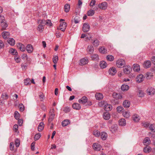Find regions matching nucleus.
Here are the masks:
<instances>
[{
	"label": "nucleus",
	"instance_id": "obj_25",
	"mask_svg": "<svg viewBox=\"0 0 155 155\" xmlns=\"http://www.w3.org/2000/svg\"><path fill=\"white\" fill-rule=\"evenodd\" d=\"M130 105V102L128 100L124 101L123 103V105L126 108H128Z\"/></svg>",
	"mask_w": 155,
	"mask_h": 155
},
{
	"label": "nucleus",
	"instance_id": "obj_37",
	"mask_svg": "<svg viewBox=\"0 0 155 155\" xmlns=\"http://www.w3.org/2000/svg\"><path fill=\"white\" fill-rule=\"evenodd\" d=\"M92 44L94 47H97L99 45L100 42L98 39H96L93 41Z\"/></svg>",
	"mask_w": 155,
	"mask_h": 155
},
{
	"label": "nucleus",
	"instance_id": "obj_11",
	"mask_svg": "<svg viewBox=\"0 0 155 155\" xmlns=\"http://www.w3.org/2000/svg\"><path fill=\"white\" fill-rule=\"evenodd\" d=\"M131 68L130 66H127L124 69V72L126 74H129L130 73Z\"/></svg>",
	"mask_w": 155,
	"mask_h": 155
},
{
	"label": "nucleus",
	"instance_id": "obj_47",
	"mask_svg": "<svg viewBox=\"0 0 155 155\" xmlns=\"http://www.w3.org/2000/svg\"><path fill=\"white\" fill-rule=\"evenodd\" d=\"M45 20H39L38 21V23L39 25H45Z\"/></svg>",
	"mask_w": 155,
	"mask_h": 155
},
{
	"label": "nucleus",
	"instance_id": "obj_54",
	"mask_svg": "<svg viewBox=\"0 0 155 155\" xmlns=\"http://www.w3.org/2000/svg\"><path fill=\"white\" fill-rule=\"evenodd\" d=\"M137 95L139 97H142L144 96V93L142 91L139 90L138 92Z\"/></svg>",
	"mask_w": 155,
	"mask_h": 155
},
{
	"label": "nucleus",
	"instance_id": "obj_53",
	"mask_svg": "<svg viewBox=\"0 0 155 155\" xmlns=\"http://www.w3.org/2000/svg\"><path fill=\"white\" fill-rule=\"evenodd\" d=\"M1 97L3 100H6L8 98V96L6 93H3L2 94Z\"/></svg>",
	"mask_w": 155,
	"mask_h": 155
},
{
	"label": "nucleus",
	"instance_id": "obj_2",
	"mask_svg": "<svg viewBox=\"0 0 155 155\" xmlns=\"http://www.w3.org/2000/svg\"><path fill=\"white\" fill-rule=\"evenodd\" d=\"M125 61L122 59H119L116 62L117 66L118 68L123 67L125 65Z\"/></svg>",
	"mask_w": 155,
	"mask_h": 155
},
{
	"label": "nucleus",
	"instance_id": "obj_51",
	"mask_svg": "<svg viewBox=\"0 0 155 155\" xmlns=\"http://www.w3.org/2000/svg\"><path fill=\"white\" fill-rule=\"evenodd\" d=\"M85 37H86L89 40H90V39L92 38V37L90 35L89 38L88 37L87 35H86L84 34H82L81 38H84Z\"/></svg>",
	"mask_w": 155,
	"mask_h": 155
},
{
	"label": "nucleus",
	"instance_id": "obj_59",
	"mask_svg": "<svg viewBox=\"0 0 155 155\" xmlns=\"http://www.w3.org/2000/svg\"><path fill=\"white\" fill-rule=\"evenodd\" d=\"M24 105L22 104L19 105V108L21 111H23L24 110Z\"/></svg>",
	"mask_w": 155,
	"mask_h": 155
},
{
	"label": "nucleus",
	"instance_id": "obj_57",
	"mask_svg": "<svg viewBox=\"0 0 155 155\" xmlns=\"http://www.w3.org/2000/svg\"><path fill=\"white\" fill-rule=\"evenodd\" d=\"M41 135L39 133L37 134L35 136L34 139L35 140H38L41 137Z\"/></svg>",
	"mask_w": 155,
	"mask_h": 155
},
{
	"label": "nucleus",
	"instance_id": "obj_63",
	"mask_svg": "<svg viewBox=\"0 0 155 155\" xmlns=\"http://www.w3.org/2000/svg\"><path fill=\"white\" fill-rule=\"evenodd\" d=\"M106 104V103H105L104 101H101L99 102L98 104V105L99 106L102 107L104 105H105V104Z\"/></svg>",
	"mask_w": 155,
	"mask_h": 155
},
{
	"label": "nucleus",
	"instance_id": "obj_10",
	"mask_svg": "<svg viewBox=\"0 0 155 155\" xmlns=\"http://www.w3.org/2000/svg\"><path fill=\"white\" fill-rule=\"evenodd\" d=\"M87 98L86 97L84 96L78 100V102L79 103L84 104L87 102Z\"/></svg>",
	"mask_w": 155,
	"mask_h": 155
},
{
	"label": "nucleus",
	"instance_id": "obj_34",
	"mask_svg": "<svg viewBox=\"0 0 155 155\" xmlns=\"http://www.w3.org/2000/svg\"><path fill=\"white\" fill-rule=\"evenodd\" d=\"M91 58L92 60H97L99 59V56L97 54H94L91 55Z\"/></svg>",
	"mask_w": 155,
	"mask_h": 155
},
{
	"label": "nucleus",
	"instance_id": "obj_19",
	"mask_svg": "<svg viewBox=\"0 0 155 155\" xmlns=\"http://www.w3.org/2000/svg\"><path fill=\"white\" fill-rule=\"evenodd\" d=\"M151 141L149 138L146 137L143 140V143L144 145H147L151 143Z\"/></svg>",
	"mask_w": 155,
	"mask_h": 155
},
{
	"label": "nucleus",
	"instance_id": "obj_28",
	"mask_svg": "<svg viewBox=\"0 0 155 155\" xmlns=\"http://www.w3.org/2000/svg\"><path fill=\"white\" fill-rule=\"evenodd\" d=\"M21 58L23 60H25L27 62L29 61L30 59L26 54H23L21 56Z\"/></svg>",
	"mask_w": 155,
	"mask_h": 155
},
{
	"label": "nucleus",
	"instance_id": "obj_38",
	"mask_svg": "<svg viewBox=\"0 0 155 155\" xmlns=\"http://www.w3.org/2000/svg\"><path fill=\"white\" fill-rule=\"evenodd\" d=\"M9 52L13 55H16L18 54L17 51L14 48H11L9 50Z\"/></svg>",
	"mask_w": 155,
	"mask_h": 155
},
{
	"label": "nucleus",
	"instance_id": "obj_8",
	"mask_svg": "<svg viewBox=\"0 0 155 155\" xmlns=\"http://www.w3.org/2000/svg\"><path fill=\"white\" fill-rule=\"evenodd\" d=\"M98 6L101 9H106L107 7V3L105 2H103L101 4H99Z\"/></svg>",
	"mask_w": 155,
	"mask_h": 155
},
{
	"label": "nucleus",
	"instance_id": "obj_6",
	"mask_svg": "<svg viewBox=\"0 0 155 155\" xmlns=\"http://www.w3.org/2000/svg\"><path fill=\"white\" fill-rule=\"evenodd\" d=\"M89 60L87 58H84L80 60L79 65H83L87 64Z\"/></svg>",
	"mask_w": 155,
	"mask_h": 155
},
{
	"label": "nucleus",
	"instance_id": "obj_39",
	"mask_svg": "<svg viewBox=\"0 0 155 155\" xmlns=\"http://www.w3.org/2000/svg\"><path fill=\"white\" fill-rule=\"evenodd\" d=\"M150 130L153 132H155V124H150L149 127Z\"/></svg>",
	"mask_w": 155,
	"mask_h": 155
},
{
	"label": "nucleus",
	"instance_id": "obj_24",
	"mask_svg": "<svg viewBox=\"0 0 155 155\" xmlns=\"http://www.w3.org/2000/svg\"><path fill=\"white\" fill-rule=\"evenodd\" d=\"M95 97L96 99L101 100L103 99V94L100 93H97L95 94Z\"/></svg>",
	"mask_w": 155,
	"mask_h": 155
},
{
	"label": "nucleus",
	"instance_id": "obj_52",
	"mask_svg": "<svg viewBox=\"0 0 155 155\" xmlns=\"http://www.w3.org/2000/svg\"><path fill=\"white\" fill-rule=\"evenodd\" d=\"M94 135L96 137H99L100 135V132L98 130H95L93 132Z\"/></svg>",
	"mask_w": 155,
	"mask_h": 155
},
{
	"label": "nucleus",
	"instance_id": "obj_15",
	"mask_svg": "<svg viewBox=\"0 0 155 155\" xmlns=\"http://www.w3.org/2000/svg\"><path fill=\"white\" fill-rule=\"evenodd\" d=\"M133 120L135 122H138L140 120V117L137 114H134L132 117Z\"/></svg>",
	"mask_w": 155,
	"mask_h": 155
},
{
	"label": "nucleus",
	"instance_id": "obj_55",
	"mask_svg": "<svg viewBox=\"0 0 155 155\" xmlns=\"http://www.w3.org/2000/svg\"><path fill=\"white\" fill-rule=\"evenodd\" d=\"M20 140L18 139H16L15 140V144L17 147H19L20 145Z\"/></svg>",
	"mask_w": 155,
	"mask_h": 155
},
{
	"label": "nucleus",
	"instance_id": "obj_9",
	"mask_svg": "<svg viewBox=\"0 0 155 155\" xmlns=\"http://www.w3.org/2000/svg\"><path fill=\"white\" fill-rule=\"evenodd\" d=\"M144 79V77L142 74H140L138 75L136 78V81L140 83Z\"/></svg>",
	"mask_w": 155,
	"mask_h": 155
},
{
	"label": "nucleus",
	"instance_id": "obj_48",
	"mask_svg": "<svg viewBox=\"0 0 155 155\" xmlns=\"http://www.w3.org/2000/svg\"><path fill=\"white\" fill-rule=\"evenodd\" d=\"M152 76V75L149 72H147L145 74V77L147 79H150Z\"/></svg>",
	"mask_w": 155,
	"mask_h": 155
},
{
	"label": "nucleus",
	"instance_id": "obj_41",
	"mask_svg": "<svg viewBox=\"0 0 155 155\" xmlns=\"http://www.w3.org/2000/svg\"><path fill=\"white\" fill-rule=\"evenodd\" d=\"M129 86L123 84L121 87V89L123 91L127 90L129 89Z\"/></svg>",
	"mask_w": 155,
	"mask_h": 155
},
{
	"label": "nucleus",
	"instance_id": "obj_46",
	"mask_svg": "<svg viewBox=\"0 0 155 155\" xmlns=\"http://www.w3.org/2000/svg\"><path fill=\"white\" fill-rule=\"evenodd\" d=\"M106 58L107 60L110 61H112L114 59V57L113 56L110 55H108L107 56Z\"/></svg>",
	"mask_w": 155,
	"mask_h": 155
},
{
	"label": "nucleus",
	"instance_id": "obj_22",
	"mask_svg": "<svg viewBox=\"0 0 155 155\" xmlns=\"http://www.w3.org/2000/svg\"><path fill=\"white\" fill-rule=\"evenodd\" d=\"M119 124L120 125L124 126L126 125V121L124 119L122 118L120 119L118 121Z\"/></svg>",
	"mask_w": 155,
	"mask_h": 155
},
{
	"label": "nucleus",
	"instance_id": "obj_27",
	"mask_svg": "<svg viewBox=\"0 0 155 155\" xmlns=\"http://www.w3.org/2000/svg\"><path fill=\"white\" fill-rule=\"evenodd\" d=\"M100 66L101 68L103 69L106 68L107 66V63L104 61H102L100 63Z\"/></svg>",
	"mask_w": 155,
	"mask_h": 155
},
{
	"label": "nucleus",
	"instance_id": "obj_45",
	"mask_svg": "<svg viewBox=\"0 0 155 155\" xmlns=\"http://www.w3.org/2000/svg\"><path fill=\"white\" fill-rule=\"evenodd\" d=\"M95 13L94 11L93 10H90L87 12V15L88 16H92Z\"/></svg>",
	"mask_w": 155,
	"mask_h": 155
},
{
	"label": "nucleus",
	"instance_id": "obj_30",
	"mask_svg": "<svg viewBox=\"0 0 155 155\" xmlns=\"http://www.w3.org/2000/svg\"><path fill=\"white\" fill-rule=\"evenodd\" d=\"M100 136L102 140H105L107 137V134L105 132H103L101 134Z\"/></svg>",
	"mask_w": 155,
	"mask_h": 155
},
{
	"label": "nucleus",
	"instance_id": "obj_60",
	"mask_svg": "<svg viewBox=\"0 0 155 155\" xmlns=\"http://www.w3.org/2000/svg\"><path fill=\"white\" fill-rule=\"evenodd\" d=\"M96 1L95 0H91V2L89 5L91 7H93L95 4Z\"/></svg>",
	"mask_w": 155,
	"mask_h": 155
},
{
	"label": "nucleus",
	"instance_id": "obj_35",
	"mask_svg": "<svg viewBox=\"0 0 155 155\" xmlns=\"http://www.w3.org/2000/svg\"><path fill=\"white\" fill-rule=\"evenodd\" d=\"M64 11L66 12H69L70 9V5L68 4H66L64 6Z\"/></svg>",
	"mask_w": 155,
	"mask_h": 155
},
{
	"label": "nucleus",
	"instance_id": "obj_56",
	"mask_svg": "<svg viewBox=\"0 0 155 155\" xmlns=\"http://www.w3.org/2000/svg\"><path fill=\"white\" fill-rule=\"evenodd\" d=\"M53 62L55 64L57 63L58 60V57L57 56H55L53 58Z\"/></svg>",
	"mask_w": 155,
	"mask_h": 155
},
{
	"label": "nucleus",
	"instance_id": "obj_23",
	"mask_svg": "<svg viewBox=\"0 0 155 155\" xmlns=\"http://www.w3.org/2000/svg\"><path fill=\"white\" fill-rule=\"evenodd\" d=\"M103 117L106 120H108L110 117V115L108 112H106L103 114Z\"/></svg>",
	"mask_w": 155,
	"mask_h": 155
},
{
	"label": "nucleus",
	"instance_id": "obj_18",
	"mask_svg": "<svg viewBox=\"0 0 155 155\" xmlns=\"http://www.w3.org/2000/svg\"><path fill=\"white\" fill-rule=\"evenodd\" d=\"M73 108L76 110H79L81 108L80 105L78 103H74L72 105Z\"/></svg>",
	"mask_w": 155,
	"mask_h": 155
},
{
	"label": "nucleus",
	"instance_id": "obj_5",
	"mask_svg": "<svg viewBox=\"0 0 155 155\" xmlns=\"http://www.w3.org/2000/svg\"><path fill=\"white\" fill-rule=\"evenodd\" d=\"M93 149L95 151H99L101 148V145L98 143H94L92 145Z\"/></svg>",
	"mask_w": 155,
	"mask_h": 155
},
{
	"label": "nucleus",
	"instance_id": "obj_31",
	"mask_svg": "<svg viewBox=\"0 0 155 155\" xmlns=\"http://www.w3.org/2000/svg\"><path fill=\"white\" fill-rule=\"evenodd\" d=\"M123 115L124 117L126 118H128L130 116V113L128 111H125L123 112Z\"/></svg>",
	"mask_w": 155,
	"mask_h": 155
},
{
	"label": "nucleus",
	"instance_id": "obj_21",
	"mask_svg": "<svg viewBox=\"0 0 155 155\" xmlns=\"http://www.w3.org/2000/svg\"><path fill=\"white\" fill-rule=\"evenodd\" d=\"M151 65V62L150 61H145L143 64L144 68H148L150 67Z\"/></svg>",
	"mask_w": 155,
	"mask_h": 155
},
{
	"label": "nucleus",
	"instance_id": "obj_40",
	"mask_svg": "<svg viewBox=\"0 0 155 155\" xmlns=\"http://www.w3.org/2000/svg\"><path fill=\"white\" fill-rule=\"evenodd\" d=\"M8 43L11 45H14L15 43V41L13 38H10L8 41Z\"/></svg>",
	"mask_w": 155,
	"mask_h": 155
},
{
	"label": "nucleus",
	"instance_id": "obj_43",
	"mask_svg": "<svg viewBox=\"0 0 155 155\" xmlns=\"http://www.w3.org/2000/svg\"><path fill=\"white\" fill-rule=\"evenodd\" d=\"M69 123V120H65L62 122V126L65 127L68 125Z\"/></svg>",
	"mask_w": 155,
	"mask_h": 155
},
{
	"label": "nucleus",
	"instance_id": "obj_7",
	"mask_svg": "<svg viewBox=\"0 0 155 155\" xmlns=\"http://www.w3.org/2000/svg\"><path fill=\"white\" fill-rule=\"evenodd\" d=\"M117 71L116 68L114 67H111L109 70L108 72L109 74L111 75H114L116 73Z\"/></svg>",
	"mask_w": 155,
	"mask_h": 155
},
{
	"label": "nucleus",
	"instance_id": "obj_3",
	"mask_svg": "<svg viewBox=\"0 0 155 155\" xmlns=\"http://www.w3.org/2000/svg\"><path fill=\"white\" fill-rule=\"evenodd\" d=\"M90 26L87 23H85L83 24L82 30L84 32H87L89 31Z\"/></svg>",
	"mask_w": 155,
	"mask_h": 155
},
{
	"label": "nucleus",
	"instance_id": "obj_32",
	"mask_svg": "<svg viewBox=\"0 0 155 155\" xmlns=\"http://www.w3.org/2000/svg\"><path fill=\"white\" fill-rule=\"evenodd\" d=\"M133 70L135 71L138 72L140 70V66L138 64L133 65Z\"/></svg>",
	"mask_w": 155,
	"mask_h": 155
},
{
	"label": "nucleus",
	"instance_id": "obj_50",
	"mask_svg": "<svg viewBox=\"0 0 155 155\" xmlns=\"http://www.w3.org/2000/svg\"><path fill=\"white\" fill-rule=\"evenodd\" d=\"M14 115L16 119H19L20 117V114L18 111H15L14 113Z\"/></svg>",
	"mask_w": 155,
	"mask_h": 155
},
{
	"label": "nucleus",
	"instance_id": "obj_14",
	"mask_svg": "<svg viewBox=\"0 0 155 155\" xmlns=\"http://www.w3.org/2000/svg\"><path fill=\"white\" fill-rule=\"evenodd\" d=\"M155 89L153 87H149L147 90V92L149 95L153 94L155 92Z\"/></svg>",
	"mask_w": 155,
	"mask_h": 155
},
{
	"label": "nucleus",
	"instance_id": "obj_62",
	"mask_svg": "<svg viewBox=\"0 0 155 155\" xmlns=\"http://www.w3.org/2000/svg\"><path fill=\"white\" fill-rule=\"evenodd\" d=\"M123 108L122 107H117V111L118 113H119L121 112H122V110H123Z\"/></svg>",
	"mask_w": 155,
	"mask_h": 155
},
{
	"label": "nucleus",
	"instance_id": "obj_33",
	"mask_svg": "<svg viewBox=\"0 0 155 155\" xmlns=\"http://www.w3.org/2000/svg\"><path fill=\"white\" fill-rule=\"evenodd\" d=\"M44 124L42 122L40 123L38 127V130L39 131H41L44 129Z\"/></svg>",
	"mask_w": 155,
	"mask_h": 155
},
{
	"label": "nucleus",
	"instance_id": "obj_61",
	"mask_svg": "<svg viewBox=\"0 0 155 155\" xmlns=\"http://www.w3.org/2000/svg\"><path fill=\"white\" fill-rule=\"evenodd\" d=\"M67 26V24L66 22H63L61 23L60 27H65V28H66Z\"/></svg>",
	"mask_w": 155,
	"mask_h": 155
},
{
	"label": "nucleus",
	"instance_id": "obj_12",
	"mask_svg": "<svg viewBox=\"0 0 155 155\" xmlns=\"http://www.w3.org/2000/svg\"><path fill=\"white\" fill-rule=\"evenodd\" d=\"M17 47L21 51H25V46L21 43H18L17 45Z\"/></svg>",
	"mask_w": 155,
	"mask_h": 155
},
{
	"label": "nucleus",
	"instance_id": "obj_49",
	"mask_svg": "<svg viewBox=\"0 0 155 155\" xmlns=\"http://www.w3.org/2000/svg\"><path fill=\"white\" fill-rule=\"evenodd\" d=\"M24 83L26 85H28L31 84V80L30 78H28L25 79L24 81Z\"/></svg>",
	"mask_w": 155,
	"mask_h": 155
},
{
	"label": "nucleus",
	"instance_id": "obj_36",
	"mask_svg": "<svg viewBox=\"0 0 155 155\" xmlns=\"http://www.w3.org/2000/svg\"><path fill=\"white\" fill-rule=\"evenodd\" d=\"M151 147L148 146H147L143 149V151L145 153H148L151 151Z\"/></svg>",
	"mask_w": 155,
	"mask_h": 155
},
{
	"label": "nucleus",
	"instance_id": "obj_42",
	"mask_svg": "<svg viewBox=\"0 0 155 155\" xmlns=\"http://www.w3.org/2000/svg\"><path fill=\"white\" fill-rule=\"evenodd\" d=\"M113 96L114 98L116 99H120L122 97L120 94H117L116 93H114L113 94Z\"/></svg>",
	"mask_w": 155,
	"mask_h": 155
},
{
	"label": "nucleus",
	"instance_id": "obj_26",
	"mask_svg": "<svg viewBox=\"0 0 155 155\" xmlns=\"http://www.w3.org/2000/svg\"><path fill=\"white\" fill-rule=\"evenodd\" d=\"M87 51L89 52L90 54L92 53L94 51V48L93 46L91 45H89L88 46L87 50Z\"/></svg>",
	"mask_w": 155,
	"mask_h": 155
},
{
	"label": "nucleus",
	"instance_id": "obj_29",
	"mask_svg": "<svg viewBox=\"0 0 155 155\" xmlns=\"http://www.w3.org/2000/svg\"><path fill=\"white\" fill-rule=\"evenodd\" d=\"M44 25H38L37 30L40 33L42 32L44 30Z\"/></svg>",
	"mask_w": 155,
	"mask_h": 155
},
{
	"label": "nucleus",
	"instance_id": "obj_17",
	"mask_svg": "<svg viewBox=\"0 0 155 155\" xmlns=\"http://www.w3.org/2000/svg\"><path fill=\"white\" fill-rule=\"evenodd\" d=\"M10 35V33L8 32L4 31L2 33V37L5 39H6L9 38Z\"/></svg>",
	"mask_w": 155,
	"mask_h": 155
},
{
	"label": "nucleus",
	"instance_id": "obj_4",
	"mask_svg": "<svg viewBox=\"0 0 155 155\" xmlns=\"http://www.w3.org/2000/svg\"><path fill=\"white\" fill-rule=\"evenodd\" d=\"M49 118L48 122L50 123L54 119V109L51 110L49 114Z\"/></svg>",
	"mask_w": 155,
	"mask_h": 155
},
{
	"label": "nucleus",
	"instance_id": "obj_16",
	"mask_svg": "<svg viewBox=\"0 0 155 155\" xmlns=\"http://www.w3.org/2000/svg\"><path fill=\"white\" fill-rule=\"evenodd\" d=\"M112 106L111 105L106 103L104 106V109L106 111H109L112 109Z\"/></svg>",
	"mask_w": 155,
	"mask_h": 155
},
{
	"label": "nucleus",
	"instance_id": "obj_64",
	"mask_svg": "<svg viewBox=\"0 0 155 155\" xmlns=\"http://www.w3.org/2000/svg\"><path fill=\"white\" fill-rule=\"evenodd\" d=\"M47 25L49 26H51L52 24L51 23V20H47L45 22V25Z\"/></svg>",
	"mask_w": 155,
	"mask_h": 155
},
{
	"label": "nucleus",
	"instance_id": "obj_58",
	"mask_svg": "<svg viewBox=\"0 0 155 155\" xmlns=\"http://www.w3.org/2000/svg\"><path fill=\"white\" fill-rule=\"evenodd\" d=\"M14 59L15 61L18 63L20 62L21 61V58L16 56L14 57Z\"/></svg>",
	"mask_w": 155,
	"mask_h": 155
},
{
	"label": "nucleus",
	"instance_id": "obj_13",
	"mask_svg": "<svg viewBox=\"0 0 155 155\" xmlns=\"http://www.w3.org/2000/svg\"><path fill=\"white\" fill-rule=\"evenodd\" d=\"M26 49L28 53H31L33 50L32 46L30 45H28L26 47Z\"/></svg>",
	"mask_w": 155,
	"mask_h": 155
},
{
	"label": "nucleus",
	"instance_id": "obj_20",
	"mask_svg": "<svg viewBox=\"0 0 155 155\" xmlns=\"http://www.w3.org/2000/svg\"><path fill=\"white\" fill-rule=\"evenodd\" d=\"M99 51L102 54H106L107 52V49L104 46L100 47L99 48Z\"/></svg>",
	"mask_w": 155,
	"mask_h": 155
},
{
	"label": "nucleus",
	"instance_id": "obj_44",
	"mask_svg": "<svg viewBox=\"0 0 155 155\" xmlns=\"http://www.w3.org/2000/svg\"><path fill=\"white\" fill-rule=\"evenodd\" d=\"M73 21L75 24L79 23L80 21V18L78 16H76L74 18Z\"/></svg>",
	"mask_w": 155,
	"mask_h": 155
},
{
	"label": "nucleus",
	"instance_id": "obj_1",
	"mask_svg": "<svg viewBox=\"0 0 155 155\" xmlns=\"http://www.w3.org/2000/svg\"><path fill=\"white\" fill-rule=\"evenodd\" d=\"M0 21L1 23V26L2 30H5L8 26V25L6 23L3 16L0 15Z\"/></svg>",
	"mask_w": 155,
	"mask_h": 155
}]
</instances>
